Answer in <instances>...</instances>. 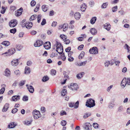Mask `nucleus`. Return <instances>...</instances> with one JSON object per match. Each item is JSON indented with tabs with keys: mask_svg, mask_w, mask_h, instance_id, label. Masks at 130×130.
<instances>
[{
	"mask_svg": "<svg viewBox=\"0 0 130 130\" xmlns=\"http://www.w3.org/2000/svg\"><path fill=\"white\" fill-rule=\"evenodd\" d=\"M91 115V113L90 112H86L84 114L83 118L84 119H86L90 116Z\"/></svg>",
	"mask_w": 130,
	"mask_h": 130,
	"instance_id": "nucleus-25",
	"label": "nucleus"
},
{
	"mask_svg": "<svg viewBox=\"0 0 130 130\" xmlns=\"http://www.w3.org/2000/svg\"><path fill=\"white\" fill-rule=\"evenodd\" d=\"M10 33L14 34L16 32V29L15 28H14L10 29Z\"/></svg>",
	"mask_w": 130,
	"mask_h": 130,
	"instance_id": "nucleus-45",
	"label": "nucleus"
},
{
	"mask_svg": "<svg viewBox=\"0 0 130 130\" xmlns=\"http://www.w3.org/2000/svg\"><path fill=\"white\" fill-rule=\"evenodd\" d=\"M45 49L48 50L51 48V43L49 42H45L43 45Z\"/></svg>",
	"mask_w": 130,
	"mask_h": 130,
	"instance_id": "nucleus-11",
	"label": "nucleus"
},
{
	"mask_svg": "<svg viewBox=\"0 0 130 130\" xmlns=\"http://www.w3.org/2000/svg\"><path fill=\"white\" fill-rule=\"evenodd\" d=\"M80 16L81 14L78 12H76L74 14V18L77 20H78L80 18Z\"/></svg>",
	"mask_w": 130,
	"mask_h": 130,
	"instance_id": "nucleus-15",
	"label": "nucleus"
},
{
	"mask_svg": "<svg viewBox=\"0 0 130 130\" xmlns=\"http://www.w3.org/2000/svg\"><path fill=\"white\" fill-rule=\"evenodd\" d=\"M25 80H23L21 81L20 83L19 84V85L20 86H22L24 85L25 83Z\"/></svg>",
	"mask_w": 130,
	"mask_h": 130,
	"instance_id": "nucleus-48",
	"label": "nucleus"
},
{
	"mask_svg": "<svg viewBox=\"0 0 130 130\" xmlns=\"http://www.w3.org/2000/svg\"><path fill=\"white\" fill-rule=\"evenodd\" d=\"M30 68L29 67H26L25 68V74H28L30 72Z\"/></svg>",
	"mask_w": 130,
	"mask_h": 130,
	"instance_id": "nucleus-28",
	"label": "nucleus"
},
{
	"mask_svg": "<svg viewBox=\"0 0 130 130\" xmlns=\"http://www.w3.org/2000/svg\"><path fill=\"white\" fill-rule=\"evenodd\" d=\"M118 9V7L117 6H115L113 7L112 8V11L113 12H114L116 11Z\"/></svg>",
	"mask_w": 130,
	"mask_h": 130,
	"instance_id": "nucleus-42",
	"label": "nucleus"
},
{
	"mask_svg": "<svg viewBox=\"0 0 130 130\" xmlns=\"http://www.w3.org/2000/svg\"><path fill=\"white\" fill-rule=\"evenodd\" d=\"M22 10L23 8L22 7H21L17 11H16L15 13V16L17 17H18L20 15L22 14Z\"/></svg>",
	"mask_w": 130,
	"mask_h": 130,
	"instance_id": "nucleus-12",
	"label": "nucleus"
},
{
	"mask_svg": "<svg viewBox=\"0 0 130 130\" xmlns=\"http://www.w3.org/2000/svg\"><path fill=\"white\" fill-rule=\"evenodd\" d=\"M56 48H60L61 46H62L61 44L58 42H57L56 43Z\"/></svg>",
	"mask_w": 130,
	"mask_h": 130,
	"instance_id": "nucleus-43",
	"label": "nucleus"
},
{
	"mask_svg": "<svg viewBox=\"0 0 130 130\" xmlns=\"http://www.w3.org/2000/svg\"><path fill=\"white\" fill-rule=\"evenodd\" d=\"M79 101H77L75 103L73 102L69 103V106L70 107H74L75 108H77L79 105Z\"/></svg>",
	"mask_w": 130,
	"mask_h": 130,
	"instance_id": "nucleus-5",
	"label": "nucleus"
},
{
	"mask_svg": "<svg viewBox=\"0 0 130 130\" xmlns=\"http://www.w3.org/2000/svg\"><path fill=\"white\" fill-rule=\"evenodd\" d=\"M9 105L8 104H6L4 105L3 109L2 111L3 112L6 111L8 109Z\"/></svg>",
	"mask_w": 130,
	"mask_h": 130,
	"instance_id": "nucleus-23",
	"label": "nucleus"
},
{
	"mask_svg": "<svg viewBox=\"0 0 130 130\" xmlns=\"http://www.w3.org/2000/svg\"><path fill=\"white\" fill-rule=\"evenodd\" d=\"M67 124V122L65 120H63L61 122V124L63 126H65Z\"/></svg>",
	"mask_w": 130,
	"mask_h": 130,
	"instance_id": "nucleus-44",
	"label": "nucleus"
},
{
	"mask_svg": "<svg viewBox=\"0 0 130 130\" xmlns=\"http://www.w3.org/2000/svg\"><path fill=\"white\" fill-rule=\"evenodd\" d=\"M42 9L43 11L45 12L47 11V7L46 5H43L42 7Z\"/></svg>",
	"mask_w": 130,
	"mask_h": 130,
	"instance_id": "nucleus-35",
	"label": "nucleus"
},
{
	"mask_svg": "<svg viewBox=\"0 0 130 130\" xmlns=\"http://www.w3.org/2000/svg\"><path fill=\"white\" fill-rule=\"evenodd\" d=\"M41 110L43 113L45 112L46 111L45 108L44 107H42L41 108Z\"/></svg>",
	"mask_w": 130,
	"mask_h": 130,
	"instance_id": "nucleus-64",
	"label": "nucleus"
},
{
	"mask_svg": "<svg viewBox=\"0 0 130 130\" xmlns=\"http://www.w3.org/2000/svg\"><path fill=\"white\" fill-rule=\"evenodd\" d=\"M41 15L40 14L39 15L38 17V22L39 23L40 22Z\"/></svg>",
	"mask_w": 130,
	"mask_h": 130,
	"instance_id": "nucleus-57",
	"label": "nucleus"
},
{
	"mask_svg": "<svg viewBox=\"0 0 130 130\" xmlns=\"http://www.w3.org/2000/svg\"><path fill=\"white\" fill-rule=\"evenodd\" d=\"M33 115L35 119H37L41 117V115L40 111H39L35 110L33 112Z\"/></svg>",
	"mask_w": 130,
	"mask_h": 130,
	"instance_id": "nucleus-2",
	"label": "nucleus"
},
{
	"mask_svg": "<svg viewBox=\"0 0 130 130\" xmlns=\"http://www.w3.org/2000/svg\"><path fill=\"white\" fill-rule=\"evenodd\" d=\"M126 78H124L121 82V85L123 87V88H124L126 86Z\"/></svg>",
	"mask_w": 130,
	"mask_h": 130,
	"instance_id": "nucleus-16",
	"label": "nucleus"
},
{
	"mask_svg": "<svg viewBox=\"0 0 130 130\" xmlns=\"http://www.w3.org/2000/svg\"><path fill=\"white\" fill-rule=\"evenodd\" d=\"M84 46V45L82 44L78 46V49L79 50H81L83 48Z\"/></svg>",
	"mask_w": 130,
	"mask_h": 130,
	"instance_id": "nucleus-55",
	"label": "nucleus"
},
{
	"mask_svg": "<svg viewBox=\"0 0 130 130\" xmlns=\"http://www.w3.org/2000/svg\"><path fill=\"white\" fill-rule=\"evenodd\" d=\"M67 90L66 89H63L62 90V91L61 92V95L62 96H64L67 93Z\"/></svg>",
	"mask_w": 130,
	"mask_h": 130,
	"instance_id": "nucleus-39",
	"label": "nucleus"
},
{
	"mask_svg": "<svg viewBox=\"0 0 130 130\" xmlns=\"http://www.w3.org/2000/svg\"><path fill=\"white\" fill-rule=\"evenodd\" d=\"M18 111V109H17L16 108H14V109H13L12 111V113H16Z\"/></svg>",
	"mask_w": 130,
	"mask_h": 130,
	"instance_id": "nucleus-59",
	"label": "nucleus"
},
{
	"mask_svg": "<svg viewBox=\"0 0 130 130\" xmlns=\"http://www.w3.org/2000/svg\"><path fill=\"white\" fill-rule=\"evenodd\" d=\"M69 88L72 90H77L78 88V87L76 84L71 83L70 85L69 86Z\"/></svg>",
	"mask_w": 130,
	"mask_h": 130,
	"instance_id": "nucleus-6",
	"label": "nucleus"
},
{
	"mask_svg": "<svg viewBox=\"0 0 130 130\" xmlns=\"http://www.w3.org/2000/svg\"><path fill=\"white\" fill-rule=\"evenodd\" d=\"M43 44V42L41 40H37L36 43L34 44V46L35 47H39L41 46Z\"/></svg>",
	"mask_w": 130,
	"mask_h": 130,
	"instance_id": "nucleus-9",
	"label": "nucleus"
},
{
	"mask_svg": "<svg viewBox=\"0 0 130 130\" xmlns=\"http://www.w3.org/2000/svg\"><path fill=\"white\" fill-rule=\"evenodd\" d=\"M5 75L6 76L9 77L10 76V71L7 69H6L5 71Z\"/></svg>",
	"mask_w": 130,
	"mask_h": 130,
	"instance_id": "nucleus-26",
	"label": "nucleus"
},
{
	"mask_svg": "<svg viewBox=\"0 0 130 130\" xmlns=\"http://www.w3.org/2000/svg\"><path fill=\"white\" fill-rule=\"evenodd\" d=\"M5 90V88L4 87H3L0 90V94H3Z\"/></svg>",
	"mask_w": 130,
	"mask_h": 130,
	"instance_id": "nucleus-46",
	"label": "nucleus"
},
{
	"mask_svg": "<svg viewBox=\"0 0 130 130\" xmlns=\"http://www.w3.org/2000/svg\"><path fill=\"white\" fill-rule=\"evenodd\" d=\"M60 37L63 40V41H65L66 40L67 37L65 35H61L60 36Z\"/></svg>",
	"mask_w": 130,
	"mask_h": 130,
	"instance_id": "nucleus-41",
	"label": "nucleus"
},
{
	"mask_svg": "<svg viewBox=\"0 0 130 130\" xmlns=\"http://www.w3.org/2000/svg\"><path fill=\"white\" fill-rule=\"evenodd\" d=\"M111 25L109 23L105 24L104 26V28L108 31L110 29Z\"/></svg>",
	"mask_w": 130,
	"mask_h": 130,
	"instance_id": "nucleus-17",
	"label": "nucleus"
},
{
	"mask_svg": "<svg viewBox=\"0 0 130 130\" xmlns=\"http://www.w3.org/2000/svg\"><path fill=\"white\" fill-rule=\"evenodd\" d=\"M90 31L92 34L93 35H95L97 33L96 29L94 28H91L90 30Z\"/></svg>",
	"mask_w": 130,
	"mask_h": 130,
	"instance_id": "nucleus-21",
	"label": "nucleus"
},
{
	"mask_svg": "<svg viewBox=\"0 0 130 130\" xmlns=\"http://www.w3.org/2000/svg\"><path fill=\"white\" fill-rule=\"evenodd\" d=\"M60 115L62 116L64 115H66L67 113L65 111L62 110L60 112Z\"/></svg>",
	"mask_w": 130,
	"mask_h": 130,
	"instance_id": "nucleus-51",
	"label": "nucleus"
},
{
	"mask_svg": "<svg viewBox=\"0 0 130 130\" xmlns=\"http://www.w3.org/2000/svg\"><path fill=\"white\" fill-rule=\"evenodd\" d=\"M69 58H68V60L69 61L72 62L74 60V58L73 57H69Z\"/></svg>",
	"mask_w": 130,
	"mask_h": 130,
	"instance_id": "nucleus-62",
	"label": "nucleus"
},
{
	"mask_svg": "<svg viewBox=\"0 0 130 130\" xmlns=\"http://www.w3.org/2000/svg\"><path fill=\"white\" fill-rule=\"evenodd\" d=\"M123 110V107L122 106H119L118 108V112L122 111Z\"/></svg>",
	"mask_w": 130,
	"mask_h": 130,
	"instance_id": "nucleus-40",
	"label": "nucleus"
},
{
	"mask_svg": "<svg viewBox=\"0 0 130 130\" xmlns=\"http://www.w3.org/2000/svg\"><path fill=\"white\" fill-rule=\"evenodd\" d=\"M96 18L94 17L92 18L90 20V23L92 24H94L96 20Z\"/></svg>",
	"mask_w": 130,
	"mask_h": 130,
	"instance_id": "nucleus-29",
	"label": "nucleus"
},
{
	"mask_svg": "<svg viewBox=\"0 0 130 130\" xmlns=\"http://www.w3.org/2000/svg\"><path fill=\"white\" fill-rule=\"evenodd\" d=\"M17 24V21L16 19L11 20L9 23V25L11 27H14Z\"/></svg>",
	"mask_w": 130,
	"mask_h": 130,
	"instance_id": "nucleus-3",
	"label": "nucleus"
},
{
	"mask_svg": "<svg viewBox=\"0 0 130 130\" xmlns=\"http://www.w3.org/2000/svg\"><path fill=\"white\" fill-rule=\"evenodd\" d=\"M126 84H127L128 85H130V79L128 78H127V79H126Z\"/></svg>",
	"mask_w": 130,
	"mask_h": 130,
	"instance_id": "nucleus-58",
	"label": "nucleus"
},
{
	"mask_svg": "<svg viewBox=\"0 0 130 130\" xmlns=\"http://www.w3.org/2000/svg\"><path fill=\"white\" fill-rule=\"evenodd\" d=\"M17 125L16 123H15L14 122L10 123L8 125V128H13L15 127Z\"/></svg>",
	"mask_w": 130,
	"mask_h": 130,
	"instance_id": "nucleus-13",
	"label": "nucleus"
},
{
	"mask_svg": "<svg viewBox=\"0 0 130 130\" xmlns=\"http://www.w3.org/2000/svg\"><path fill=\"white\" fill-rule=\"evenodd\" d=\"M36 2L34 1H32L30 3L31 5L32 6H34L36 5Z\"/></svg>",
	"mask_w": 130,
	"mask_h": 130,
	"instance_id": "nucleus-53",
	"label": "nucleus"
},
{
	"mask_svg": "<svg viewBox=\"0 0 130 130\" xmlns=\"http://www.w3.org/2000/svg\"><path fill=\"white\" fill-rule=\"evenodd\" d=\"M22 100L24 101H27L28 100V97L26 96H24L23 97Z\"/></svg>",
	"mask_w": 130,
	"mask_h": 130,
	"instance_id": "nucleus-47",
	"label": "nucleus"
},
{
	"mask_svg": "<svg viewBox=\"0 0 130 130\" xmlns=\"http://www.w3.org/2000/svg\"><path fill=\"white\" fill-rule=\"evenodd\" d=\"M86 5L84 3L82 5V6L81 7L80 10L83 11H85L87 8Z\"/></svg>",
	"mask_w": 130,
	"mask_h": 130,
	"instance_id": "nucleus-24",
	"label": "nucleus"
},
{
	"mask_svg": "<svg viewBox=\"0 0 130 130\" xmlns=\"http://www.w3.org/2000/svg\"><path fill=\"white\" fill-rule=\"evenodd\" d=\"M86 105L87 107L91 108L95 105V101L92 99H90L87 100Z\"/></svg>",
	"mask_w": 130,
	"mask_h": 130,
	"instance_id": "nucleus-1",
	"label": "nucleus"
},
{
	"mask_svg": "<svg viewBox=\"0 0 130 130\" xmlns=\"http://www.w3.org/2000/svg\"><path fill=\"white\" fill-rule=\"evenodd\" d=\"M124 47L127 50L128 52H129L130 51V47L127 44H125V45L124 46Z\"/></svg>",
	"mask_w": 130,
	"mask_h": 130,
	"instance_id": "nucleus-38",
	"label": "nucleus"
},
{
	"mask_svg": "<svg viewBox=\"0 0 130 130\" xmlns=\"http://www.w3.org/2000/svg\"><path fill=\"white\" fill-rule=\"evenodd\" d=\"M93 127L94 128H98V124L97 123H94L93 124Z\"/></svg>",
	"mask_w": 130,
	"mask_h": 130,
	"instance_id": "nucleus-54",
	"label": "nucleus"
},
{
	"mask_svg": "<svg viewBox=\"0 0 130 130\" xmlns=\"http://www.w3.org/2000/svg\"><path fill=\"white\" fill-rule=\"evenodd\" d=\"M37 17V15L36 14L33 15L30 18V20H33L35 19H36Z\"/></svg>",
	"mask_w": 130,
	"mask_h": 130,
	"instance_id": "nucleus-37",
	"label": "nucleus"
},
{
	"mask_svg": "<svg viewBox=\"0 0 130 130\" xmlns=\"http://www.w3.org/2000/svg\"><path fill=\"white\" fill-rule=\"evenodd\" d=\"M56 51L60 54H61L63 51V46H61L60 48H56Z\"/></svg>",
	"mask_w": 130,
	"mask_h": 130,
	"instance_id": "nucleus-19",
	"label": "nucleus"
},
{
	"mask_svg": "<svg viewBox=\"0 0 130 130\" xmlns=\"http://www.w3.org/2000/svg\"><path fill=\"white\" fill-rule=\"evenodd\" d=\"M108 3L107 2L103 3L102 5L101 8H106L108 5Z\"/></svg>",
	"mask_w": 130,
	"mask_h": 130,
	"instance_id": "nucleus-32",
	"label": "nucleus"
},
{
	"mask_svg": "<svg viewBox=\"0 0 130 130\" xmlns=\"http://www.w3.org/2000/svg\"><path fill=\"white\" fill-rule=\"evenodd\" d=\"M10 8V9L13 11L16 9V7L14 6H11Z\"/></svg>",
	"mask_w": 130,
	"mask_h": 130,
	"instance_id": "nucleus-50",
	"label": "nucleus"
},
{
	"mask_svg": "<svg viewBox=\"0 0 130 130\" xmlns=\"http://www.w3.org/2000/svg\"><path fill=\"white\" fill-rule=\"evenodd\" d=\"M68 28V25L67 24H64L63 26V31H65Z\"/></svg>",
	"mask_w": 130,
	"mask_h": 130,
	"instance_id": "nucleus-30",
	"label": "nucleus"
},
{
	"mask_svg": "<svg viewBox=\"0 0 130 130\" xmlns=\"http://www.w3.org/2000/svg\"><path fill=\"white\" fill-rule=\"evenodd\" d=\"M14 73L16 75L19 76L20 74V71L18 70H16L14 71Z\"/></svg>",
	"mask_w": 130,
	"mask_h": 130,
	"instance_id": "nucleus-36",
	"label": "nucleus"
},
{
	"mask_svg": "<svg viewBox=\"0 0 130 130\" xmlns=\"http://www.w3.org/2000/svg\"><path fill=\"white\" fill-rule=\"evenodd\" d=\"M20 59L13 60L11 61L12 65L14 66L18 65L19 63L18 61Z\"/></svg>",
	"mask_w": 130,
	"mask_h": 130,
	"instance_id": "nucleus-14",
	"label": "nucleus"
},
{
	"mask_svg": "<svg viewBox=\"0 0 130 130\" xmlns=\"http://www.w3.org/2000/svg\"><path fill=\"white\" fill-rule=\"evenodd\" d=\"M32 121V120H30V121L26 120L24 121L23 123L25 125H29L31 124Z\"/></svg>",
	"mask_w": 130,
	"mask_h": 130,
	"instance_id": "nucleus-27",
	"label": "nucleus"
},
{
	"mask_svg": "<svg viewBox=\"0 0 130 130\" xmlns=\"http://www.w3.org/2000/svg\"><path fill=\"white\" fill-rule=\"evenodd\" d=\"M46 23V20L45 19H43L41 23V25H44Z\"/></svg>",
	"mask_w": 130,
	"mask_h": 130,
	"instance_id": "nucleus-52",
	"label": "nucleus"
},
{
	"mask_svg": "<svg viewBox=\"0 0 130 130\" xmlns=\"http://www.w3.org/2000/svg\"><path fill=\"white\" fill-rule=\"evenodd\" d=\"M40 5H38L37 6L36 8H35L34 10V11L35 12H37L38 11V9L39 8Z\"/></svg>",
	"mask_w": 130,
	"mask_h": 130,
	"instance_id": "nucleus-63",
	"label": "nucleus"
},
{
	"mask_svg": "<svg viewBox=\"0 0 130 130\" xmlns=\"http://www.w3.org/2000/svg\"><path fill=\"white\" fill-rule=\"evenodd\" d=\"M71 48L70 47H68L65 50V51L66 52H69L71 50Z\"/></svg>",
	"mask_w": 130,
	"mask_h": 130,
	"instance_id": "nucleus-61",
	"label": "nucleus"
},
{
	"mask_svg": "<svg viewBox=\"0 0 130 130\" xmlns=\"http://www.w3.org/2000/svg\"><path fill=\"white\" fill-rule=\"evenodd\" d=\"M27 89L29 92L31 93H33L34 91V88L31 86H29L27 87Z\"/></svg>",
	"mask_w": 130,
	"mask_h": 130,
	"instance_id": "nucleus-20",
	"label": "nucleus"
},
{
	"mask_svg": "<svg viewBox=\"0 0 130 130\" xmlns=\"http://www.w3.org/2000/svg\"><path fill=\"white\" fill-rule=\"evenodd\" d=\"M110 64L109 61H106L105 63V67H108L109 65Z\"/></svg>",
	"mask_w": 130,
	"mask_h": 130,
	"instance_id": "nucleus-56",
	"label": "nucleus"
},
{
	"mask_svg": "<svg viewBox=\"0 0 130 130\" xmlns=\"http://www.w3.org/2000/svg\"><path fill=\"white\" fill-rule=\"evenodd\" d=\"M32 22H28L25 23L24 25V26H25L27 28L29 29L32 27Z\"/></svg>",
	"mask_w": 130,
	"mask_h": 130,
	"instance_id": "nucleus-8",
	"label": "nucleus"
},
{
	"mask_svg": "<svg viewBox=\"0 0 130 130\" xmlns=\"http://www.w3.org/2000/svg\"><path fill=\"white\" fill-rule=\"evenodd\" d=\"M84 74V73L83 72H80L77 74L76 75V77L78 79H80L83 77Z\"/></svg>",
	"mask_w": 130,
	"mask_h": 130,
	"instance_id": "nucleus-22",
	"label": "nucleus"
},
{
	"mask_svg": "<svg viewBox=\"0 0 130 130\" xmlns=\"http://www.w3.org/2000/svg\"><path fill=\"white\" fill-rule=\"evenodd\" d=\"M85 54V52L84 51H82L79 56V59H82L83 57H84Z\"/></svg>",
	"mask_w": 130,
	"mask_h": 130,
	"instance_id": "nucleus-34",
	"label": "nucleus"
},
{
	"mask_svg": "<svg viewBox=\"0 0 130 130\" xmlns=\"http://www.w3.org/2000/svg\"><path fill=\"white\" fill-rule=\"evenodd\" d=\"M51 74L53 75H55L56 73V71L54 69H52L51 71Z\"/></svg>",
	"mask_w": 130,
	"mask_h": 130,
	"instance_id": "nucleus-49",
	"label": "nucleus"
},
{
	"mask_svg": "<svg viewBox=\"0 0 130 130\" xmlns=\"http://www.w3.org/2000/svg\"><path fill=\"white\" fill-rule=\"evenodd\" d=\"M10 42L7 41H4L2 42V44L6 46H8L10 44Z\"/></svg>",
	"mask_w": 130,
	"mask_h": 130,
	"instance_id": "nucleus-31",
	"label": "nucleus"
},
{
	"mask_svg": "<svg viewBox=\"0 0 130 130\" xmlns=\"http://www.w3.org/2000/svg\"><path fill=\"white\" fill-rule=\"evenodd\" d=\"M20 96L19 95L13 96L12 97V99L13 101H16L20 99Z\"/></svg>",
	"mask_w": 130,
	"mask_h": 130,
	"instance_id": "nucleus-18",
	"label": "nucleus"
},
{
	"mask_svg": "<svg viewBox=\"0 0 130 130\" xmlns=\"http://www.w3.org/2000/svg\"><path fill=\"white\" fill-rule=\"evenodd\" d=\"M92 125L90 123H87L85 124L84 128L86 130H91Z\"/></svg>",
	"mask_w": 130,
	"mask_h": 130,
	"instance_id": "nucleus-10",
	"label": "nucleus"
},
{
	"mask_svg": "<svg viewBox=\"0 0 130 130\" xmlns=\"http://www.w3.org/2000/svg\"><path fill=\"white\" fill-rule=\"evenodd\" d=\"M49 79V77L47 76H45L43 77L42 79L43 82H45L48 81Z\"/></svg>",
	"mask_w": 130,
	"mask_h": 130,
	"instance_id": "nucleus-33",
	"label": "nucleus"
},
{
	"mask_svg": "<svg viewBox=\"0 0 130 130\" xmlns=\"http://www.w3.org/2000/svg\"><path fill=\"white\" fill-rule=\"evenodd\" d=\"M89 52L90 53L92 54H97L98 53V49L96 47H93L89 50Z\"/></svg>",
	"mask_w": 130,
	"mask_h": 130,
	"instance_id": "nucleus-7",
	"label": "nucleus"
},
{
	"mask_svg": "<svg viewBox=\"0 0 130 130\" xmlns=\"http://www.w3.org/2000/svg\"><path fill=\"white\" fill-rule=\"evenodd\" d=\"M57 22L56 21H53L52 24V26L53 27H55L56 26V25H57Z\"/></svg>",
	"mask_w": 130,
	"mask_h": 130,
	"instance_id": "nucleus-60",
	"label": "nucleus"
},
{
	"mask_svg": "<svg viewBox=\"0 0 130 130\" xmlns=\"http://www.w3.org/2000/svg\"><path fill=\"white\" fill-rule=\"evenodd\" d=\"M15 52V50L14 48H12L8 50V52H5L2 55L7 54L6 56H10L13 54Z\"/></svg>",
	"mask_w": 130,
	"mask_h": 130,
	"instance_id": "nucleus-4",
	"label": "nucleus"
}]
</instances>
